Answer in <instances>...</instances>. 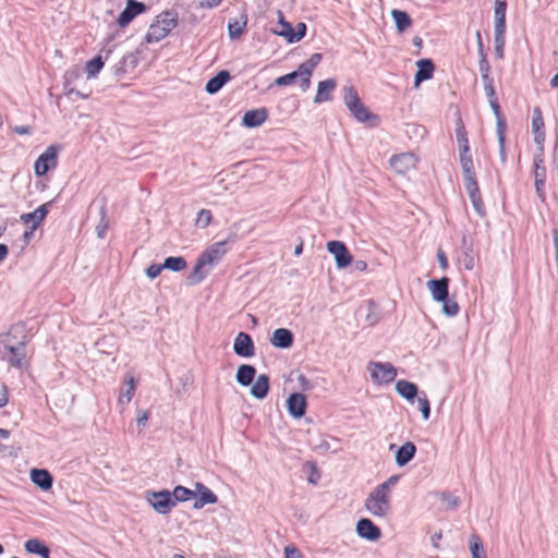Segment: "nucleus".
I'll use <instances>...</instances> for the list:
<instances>
[{"instance_id":"obj_1","label":"nucleus","mask_w":558,"mask_h":558,"mask_svg":"<svg viewBox=\"0 0 558 558\" xmlns=\"http://www.w3.org/2000/svg\"><path fill=\"white\" fill-rule=\"evenodd\" d=\"M390 504L391 496L376 486L365 498L364 507L371 515L385 518L390 513Z\"/></svg>"},{"instance_id":"obj_2","label":"nucleus","mask_w":558,"mask_h":558,"mask_svg":"<svg viewBox=\"0 0 558 558\" xmlns=\"http://www.w3.org/2000/svg\"><path fill=\"white\" fill-rule=\"evenodd\" d=\"M177 17L170 12H165L156 17L149 25L145 39L147 43H157L163 39L175 26Z\"/></svg>"},{"instance_id":"obj_3","label":"nucleus","mask_w":558,"mask_h":558,"mask_svg":"<svg viewBox=\"0 0 558 558\" xmlns=\"http://www.w3.org/2000/svg\"><path fill=\"white\" fill-rule=\"evenodd\" d=\"M371 379L377 385L391 383L397 376L396 367L390 363L368 362L366 366Z\"/></svg>"},{"instance_id":"obj_4","label":"nucleus","mask_w":558,"mask_h":558,"mask_svg":"<svg viewBox=\"0 0 558 558\" xmlns=\"http://www.w3.org/2000/svg\"><path fill=\"white\" fill-rule=\"evenodd\" d=\"M145 499L159 514H168L171 509L175 507V500L172 499L171 493L166 489L160 492H146Z\"/></svg>"},{"instance_id":"obj_5","label":"nucleus","mask_w":558,"mask_h":558,"mask_svg":"<svg viewBox=\"0 0 558 558\" xmlns=\"http://www.w3.org/2000/svg\"><path fill=\"white\" fill-rule=\"evenodd\" d=\"M58 165V149L56 146H49L36 159L34 171L37 177L45 175L49 170L54 169Z\"/></svg>"},{"instance_id":"obj_6","label":"nucleus","mask_w":558,"mask_h":558,"mask_svg":"<svg viewBox=\"0 0 558 558\" xmlns=\"http://www.w3.org/2000/svg\"><path fill=\"white\" fill-rule=\"evenodd\" d=\"M417 163V158L412 153H402L393 155L389 159L391 169L398 174H407L409 171L414 170Z\"/></svg>"},{"instance_id":"obj_7","label":"nucleus","mask_w":558,"mask_h":558,"mask_svg":"<svg viewBox=\"0 0 558 558\" xmlns=\"http://www.w3.org/2000/svg\"><path fill=\"white\" fill-rule=\"evenodd\" d=\"M327 251L333 256L338 268H345L352 263V256L345 244L341 241H329Z\"/></svg>"},{"instance_id":"obj_8","label":"nucleus","mask_w":558,"mask_h":558,"mask_svg":"<svg viewBox=\"0 0 558 558\" xmlns=\"http://www.w3.org/2000/svg\"><path fill=\"white\" fill-rule=\"evenodd\" d=\"M146 11V5L136 0H128L125 9L120 13L117 23L120 27L129 25L135 16Z\"/></svg>"},{"instance_id":"obj_9","label":"nucleus","mask_w":558,"mask_h":558,"mask_svg":"<svg viewBox=\"0 0 558 558\" xmlns=\"http://www.w3.org/2000/svg\"><path fill=\"white\" fill-rule=\"evenodd\" d=\"M234 353L241 357H252L255 354V348L251 336L246 332H239L233 342Z\"/></svg>"},{"instance_id":"obj_10","label":"nucleus","mask_w":558,"mask_h":558,"mask_svg":"<svg viewBox=\"0 0 558 558\" xmlns=\"http://www.w3.org/2000/svg\"><path fill=\"white\" fill-rule=\"evenodd\" d=\"M322 60L320 53H314L310 57L308 60L299 65V73H301L302 82L301 88L302 90L308 89L311 85V76L314 69L318 65Z\"/></svg>"},{"instance_id":"obj_11","label":"nucleus","mask_w":558,"mask_h":558,"mask_svg":"<svg viewBox=\"0 0 558 558\" xmlns=\"http://www.w3.org/2000/svg\"><path fill=\"white\" fill-rule=\"evenodd\" d=\"M228 241L217 242L210 245L199 257L209 266L218 264L227 253Z\"/></svg>"},{"instance_id":"obj_12","label":"nucleus","mask_w":558,"mask_h":558,"mask_svg":"<svg viewBox=\"0 0 558 558\" xmlns=\"http://www.w3.org/2000/svg\"><path fill=\"white\" fill-rule=\"evenodd\" d=\"M355 531L360 537L367 541L374 542L380 537V529L366 518L357 521Z\"/></svg>"},{"instance_id":"obj_13","label":"nucleus","mask_w":558,"mask_h":558,"mask_svg":"<svg viewBox=\"0 0 558 558\" xmlns=\"http://www.w3.org/2000/svg\"><path fill=\"white\" fill-rule=\"evenodd\" d=\"M25 345L26 344L19 343H14V345H12L5 338V345L3 347L8 350L7 360L11 366L20 368L23 365V361L26 355Z\"/></svg>"},{"instance_id":"obj_14","label":"nucleus","mask_w":558,"mask_h":558,"mask_svg":"<svg viewBox=\"0 0 558 558\" xmlns=\"http://www.w3.org/2000/svg\"><path fill=\"white\" fill-rule=\"evenodd\" d=\"M26 329L23 324L13 325L7 333L0 336V344L5 345V338L14 345V343L26 344Z\"/></svg>"},{"instance_id":"obj_15","label":"nucleus","mask_w":558,"mask_h":558,"mask_svg":"<svg viewBox=\"0 0 558 558\" xmlns=\"http://www.w3.org/2000/svg\"><path fill=\"white\" fill-rule=\"evenodd\" d=\"M448 286L449 279L447 277H442L441 279H433L427 282L428 290L432 294V298L436 302L446 301L448 298Z\"/></svg>"},{"instance_id":"obj_16","label":"nucleus","mask_w":558,"mask_h":558,"mask_svg":"<svg viewBox=\"0 0 558 558\" xmlns=\"http://www.w3.org/2000/svg\"><path fill=\"white\" fill-rule=\"evenodd\" d=\"M48 214V204H44L36 208L32 213L23 214L21 216V221L25 225H32L31 226V232H34L39 225L44 221Z\"/></svg>"},{"instance_id":"obj_17","label":"nucleus","mask_w":558,"mask_h":558,"mask_svg":"<svg viewBox=\"0 0 558 558\" xmlns=\"http://www.w3.org/2000/svg\"><path fill=\"white\" fill-rule=\"evenodd\" d=\"M417 71L414 77V87L417 88L423 81L429 80L434 74V63L429 59H420L416 61Z\"/></svg>"},{"instance_id":"obj_18","label":"nucleus","mask_w":558,"mask_h":558,"mask_svg":"<svg viewBox=\"0 0 558 558\" xmlns=\"http://www.w3.org/2000/svg\"><path fill=\"white\" fill-rule=\"evenodd\" d=\"M287 408L293 417H302L306 409V398L304 395L295 392L287 400Z\"/></svg>"},{"instance_id":"obj_19","label":"nucleus","mask_w":558,"mask_h":558,"mask_svg":"<svg viewBox=\"0 0 558 558\" xmlns=\"http://www.w3.org/2000/svg\"><path fill=\"white\" fill-rule=\"evenodd\" d=\"M82 77V70L78 66H73L69 69L64 74V87L66 88V94H75L81 98H87L88 93L83 94L80 90H76L74 88V85L76 81H78Z\"/></svg>"},{"instance_id":"obj_20","label":"nucleus","mask_w":558,"mask_h":558,"mask_svg":"<svg viewBox=\"0 0 558 558\" xmlns=\"http://www.w3.org/2000/svg\"><path fill=\"white\" fill-rule=\"evenodd\" d=\"M195 489L198 493V498L194 501V509H202L205 505H214L218 501L217 496L203 483H196Z\"/></svg>"},{"instance_id":"obj_21","label":"nucleus","mask_w":558,"mask_h":558,"mask_svg":"<svg viewBox=\"0 0 558 558\" xmlns=\"http://www.w3.org/2000/svg\"><path fill=\"white\" fill-rule=\"evenodd\" d=\"M210 269L211 267H209L201 257H198L193 270L186 277V283L189 286L201 283L209 274Z\"/></svg>"},{"instance_id":"obj_22","label":"nucleus","mask_w":558,"mask_h":558,"mask_svg":"<svg viewBox=\"0 0 558 558\" xmlns=\"http://www.w3.org/2000/svg\"><path fill=\"white\" fill-rule=\"evenodd\" d=\"M464 184L473 208L481 217L485 216V207L481 197L477 181L468 182Z\"/></svg>"},{"instance_id":"obj_23","label":"nucleus","mask_w":558,"mask_h":558,"mask_svg":"<svg viewBox=\"0 0 558 558\" xmlns=\"http://www.w3.org/2000/svg\"><path fill=\"white\" fill-rule=\"evenodd\" d=\"M267 119V110L265 108L246 111L242 118V124L246 128H257Z\"/></svg>"},{"instance_id":"obj_24","label":"nucleus","mask_w":558,"mask_h":558,"mask_svg":"<svg viewBox=\"0 0 558 558\" xmlns=\"http://www.w3.org/2000/svg\"><path fill=\"white\" fill-rule=\"evenodd\" d=\"M416 447L412 441L404 442L396 451L395 461L398 466L407 465L415 456Z\"/></svg>"},{"instance_id":"obj_25","label":"nucleus","mask_w":558,"mask_h":558,"mask_svg":"<svg viewBox=\"0 0 558 558\" xmlns=\"http://www.w3.org/2000/svg\"><path fill=\"white\" fill-rule=\"evenodd\" d=\"M336 85H337V83H336V80H333V78H329V80L319 82L318 86H317V93L314 98V102L322 104V102L331 100V98H332L331 95L336 88Z\"/></svg>"},{"instance_id":"obj_26","label":"nucleus","mask_w":558,"mask_h":558,"mask_svg":"<svg viewBox=\"0 0 558 558\" xmlns=\"http://www.w3.org/2000/svg\"><path fill=\"white\" fill-rule=\"evenodd\" d=\"M270 343L280 349H288L293 343V335L289 329L278 328L272 332Z\"/></svg>"},{"instance_id":"obj_27","label":"nucleus","mask_w":558,"mask_h":558,"mask_svg":"<svg viewBox=\"0 0 558 558\" xmlns=\"http://www.w3.org/2000/svg\"><path fill=\"white\" fill-rule=\"evenodd\" d=\"M460 163L463 171L464 183L476 181V175L473 169V160L469 150L459 151Z\"/></svg>"},{"instance_id":"obj_28","label":"nucleus","mask_w":558,"mask_h":558,"mask_svg":"<svg viewBox=\"0 0 558 558\" xmlns=\"http://www.w3.org/2000/svg\"><path fill=\"white\" fill-rule=\"evenodd\" d=\"M269 391V377L266 374H260L256 380L252 384L250 393L258 399L263 400Z\"/></svg>"},{"instance_id":"obj_29","label":"nucleus","mask_w":558,"mask_h":558,"mask_svg":"<svg viewBox=\"0 0 558 558\" xmlns=\"http://www.w3.org/2000/svg\"><path fill=\"white\" fill-rule=\"evenodd\" d=\"M31 480L43 490H48L52 486V476L47 470L44 469H33L31 471Z\"/></svg>"},{"instance_id":"obj_30","label":"nucleus","mask_w":558,"mask_h":558,"mask_svg":"<svg viewBox=\"0 0 558 558\" xmlns=\"http://www.w3.org/2000/svg\"><path fill=\"white\" fill-rule=\"evenodd\" d=\"M255 375L256 369L254 366L242 364L238 367L235 379L239 385L246 387L253 383Z\"/></svg>"},{"instance_id":"obj_31","label":"nucleus","mask_w":558,"mask_h":558,"mask_svg":"<svg viewBox=\"0 0 558 558\" xmlns=\"http://www.w3.org/2000/svg\"><path fill=\"white\" fill-rule=\"evenodd\" d=\"M230 73L226 70L218 72L216 76L210 78L205 86L208 94H216L230 80Z\"/></svg>"},{"instance_id":"obj_32","label":"nucleus","mask_w":558,"mask_h":558,"mask_svg":"<svg viewBox=\"0 0 558 558\" xmlns=\"http://www.w3.org/2000/svg\"><path fill=\"white\" fill-rule=\"evenodd\" d=\"M506 0H495L494 29H506Z\"/></svg>"},{"instance_id":"obj_33","label":"nucleus","mask_w":558,"mask_h":558,"mask_svg":"<svg viewBox=\"0 0 558 558\" xmlns=\"http://www.w3.org/2000/svg\"><path fill=\"white\" fill-rule=\"evenodd\" d=\"M396 391L408 401H413L417 395V387L411 381L401 379L396 383Z\"/></svg>"},{"instance_id":"obj_34","label":"nucleus","mask_w":558,"mask_h":558,"mask_svg":"<svg viewBox=\"0 0 558 558\" xmlns=\"http://www.w3.org/2000/svg\"><path fill=\"white\" fill-rule=\"evenodd\" d=\"M136 381L133 377H129L125 381V387L120 390L118 404L121 407H125L132 400V397L135 392Z\"/></svg>"},{"instance_id":"obj_35","label":"nucleus","mask_w":558,"mask_h":558,"mask_svg":"<svg viewBox=\"0 0 558 558\" xmlns=\"http://www.w3.org/2000/svg\"><path fill=\"white\" fill-rule=\"evenodd\" d=\"M462 264L466 270H472L474 268V253L472 248V243L468 242L466 235L462 238Z\"/></svg>"},{"instance_id":"obj_36","label":"nucleus","mask_w":558,"mask_h":558,"mask_svg":"<svg viewBox=\"0 0 558 558\" xmlns=\"http://www.w3.org/2000/svg\"><path fill=\"white\" fill-rule=\"evenodd\" d=\"M545 180H546V168H539L534 170V185L535 192L542 202H545Z\"/></svg>"},{"instance_id":"obj_37","label":"nucleus","mask_w":558,"mask_h":558,"mask_svg":"<svg viewBox=\"0 0 558 558\" xmlns=\"http://www.w3.org/2000/svg\"><path fill=\"white\" fill-rule=\"evenodd\" d=\"M391 16L398 32L402 33L411 26V19L407 12L395 9L391 11Z\"/></svg>"},{"instance_id":"obj_38","label":"nucleus","mask_w":558,"mask_h":558,"mask_svg":"<svg viewBox=\"0 0 558 558\" xmlns=\"http://www.w3.org/2000/svg\"><path fill=\"white\" fill-rule=\"evenodd\" d=\"M469 547L472 558H487L481 538L477 534H472L470 536Z\"/></svg>"},{"instance_id":"obj_39","label":"nucleus","mask_w":558,"mask_h":558,"mask_svg":"<svg viewBox=\"0 0 558 558\" xmlns=\"http://www.w3.org/2000/svg\"><path fill=\"white\" fill-rule=\"evenodd\" d=\"M349 111L360 122H366L373 117V114L363 105L362 101L357 102L356 106L354 105V106L350 107Z\"/></svg>"},{"instance_id":"obj_40","label":"nucleus","mask_w":558,"mask_h":558,"mask_svg":"<svg viewBox=\"0 0 558 558\" xmlns=\"http://www.w3.org/2000/svg\"><path fill=\"white\" fill-rule=\"evenodd\" d=\"M162 267L172 271H181L186 268V260L181 256L168 257L165 259Z\"/></svg>"},{"instance_id":"obj_41","label":"nucleus","mask_w":558,"mask_h":558,"mask_svg":"<svg viewBox=\"0 0 558 558\" xmlns=\"http://www.w3.org/2000/svg\"><path fill=\"white\" fill-rule=\"evenodd\" d=\"M505 32L506 29H494V49L498 59L504 57Z\"/></svg>"},{"instance_id":"obj_42","label":"nucleus","mask_w":558,"mask_h":558,"mask_svg":"<svg viewBox=\"0 0 558 558\" xmlns=\"http://www.w3.org/2000/svg\"><path fill=\"white\" fill-rule=\"evenodd\" d=\"M343 101L348 109L361 101L357 92L352 85L343 87Z\"/></svg>"},{"instance_id":"obj_43","label":"nucleus","mask_w":558,"mask_h":558,"mask_svg":"<svg viewBox=\"0 0 558 558\" xmlns=\"http://www.w3.org/2000/svg\"><path fill=\"white\" fill-rule=\"evenodd\" d=\"M25 549L29 554H36L39 556L46 555V551L49 550V548L37 538H31L26 541Z\"/></svg>"},{"instance_id":"obj_44","label":"nucleus","mask_w":558,"mask_h":558,"mask_svg":"<svg viewBox=\"0 0 558 558\" xmlns=\"http://www.w3.org/2000/svg\"><path fill=\"white\" fill-rule=\"evenodd\" d=\"M104 62L100 56L95 57L86 63L87 77H96L99 71L102 69Z\"/></svg>"},{"instance_id":"obj_45","label":"nucleus","mask_w":558,"mask_h":558,"mask_svg":"<svg viewBox=\"0 0 558 558\" xmlns=\"http://www.w3.org/2000/svg\"><path fill=\"white\" fill-rule=\"evenodd\" d=\"M171 496L177 504L178 501H186L191 499L192 497L195 496V492L183 486H177L173 489Z\"/></svg>"},{"instance_id":"obj_46","label":"nucleus","mask_w":558,"mask_h":558,"mask_svg":"<svg viewBox=\"0 0 558 558\" xmlns=\"http://www.w3.org/2000/svg\"><path fill=\"white\" fill-rule=\"evenodd\" d=\"M246 25V19L235 20L233 22H229L228 32L231 38H238L243 33V29Z\"/></svg>"},{"instance_id":"obj_47","label":"nucleus","mask_w":558,"mask_h":558,"mask_svg":"<svg viewBox=\"0 0 558 558\" xmlns=\"http://www.w3.org/2000/svg\"><path fill=\"white\" fill-rule=\"evenodd\" d=\"M456 135H457V142H458V149L460 150H469V141L466 137V132L464 130V126L462 124H459L456 129Z\"/></svg>"},{"instance_id":"obj_48","label":"nucleus","mask_w":558,"mask_h":558,"mask_svg":"<svg viewBox=\"0 0 558 558\" xmlns=\"http://www.w3.org/2000/svg\"><path fill=\"white\" fill-rule=\"evenodd\" d=\"M531 126L533 132H543L542 129L544 128V121L542 111L538 107L533 109Z\"/></svg>"},{"instance_id":"obj_49","label":"nucleus","mask_w":558,"mask_h":558,"mask_svg":"<svg viewBox=\"0 0 558 558\" xmlns=\"http://www.w3.org/2000/svg\"><path fill=\"white\" fill-rule=\"evenodd\" d=\"M442 303V313L448 317H454L459 313V305L454 300L446 299Z\"/></svg>"},{"instance_id":"obj_50","label":"nucleus","mask_w":558,"mask_h":558,"mask_svg":"<svg viewBox=\"0 0 558 558\" xmlns=\"http://www.w3.org/2000/svg\"><path fill=\"white\" fill-rule=\"evenodd\" d=\"M211 219H213V216L208 209H201L197 214L195 225L198 228L204 229L209 226V223L211 222Z\"/></svg>"},{"instance_id":"obj_51","label":"nucleus","mask_w":558,"mask_h":558,"mask_svg":"<svg viewBox=\"0 0 558 558\" xmlns=\"http://www.w3.org/2000/svg\"><path fill=\"white\" fill-rule=\"evenodd\" d=\"M296 77H302L301 73H299V68L295 71H293V72H291L289 74H286V75H282V76L278 77L275 81V84L277 86H287V85L292 84L295 81Z\"/></svg>"},{"instance_id":"obj_52","label":"nucleus","mask_w":558,"mask_h":558,"mask_svg":"<svg viewBox=\"0 0 558 558\" xmlns=\"http://www.w3.org/2000/svg\"><path fill=\"white\" fill-rule=\"evenodd\" d=\"M417 403H418V408L422 413L423 420L427 421L429 418V412H430L429 401H428L427 397L424 393H423V396H418Z\"/></svg>"},{"instance_id":"obj_53","label":"nucleus","mask_w":558,"mask_h":558,"mask_svg":"<svg viewBox=\"0 0 558 558\" xmlns=\"http://www.w3.org/2000/svg\"><path fill=\"white\" fill-rule=\"evenodd\" d=\"M100 213H101V219L96 227V232H97L98 238L102 239V238H105L109 221L107 219L106 211H105L104 207L101 208Z\"/></svg>"},{"instance_id":"obj_54","label":"nucleus","mask_w":558,"mask_h":558,"mask_svg":"<svg viewBox=\"0 0 558 558\" xmlns=\"http://www.w3.org/2000/svg\"><path fill=\"white\" fill-rule=\"evenodd\" d=\"M398 481H399L398 475H391L389 478H387L385 482L379 484L377 487H379L380 489H383L384 492H386L387 494H389L391 496V490L396 486Z\"/></svg>"},{"instance_id":"obj_55","label":"nucleus","mask_w":558,"mask_h":558,"mask_svg":"<svg viewBox=\"0 0 558 558\" xmlns=\"http://www.w3.org/2000/svg\"><path fill=\"white\" fill-rule=\"evenodd\" d=\"M306 25L304 23H299L296 25V31L294 34H290V43H296L301 40L305 36Z\"/></svg>"},{"instance_id":"obj_56","label":"nucleus","mask_w":558,"mask_h":558,"mask_svg":"<svg viewBox=\"0 0 558 558\" xmlns=\"http://www.w3.org/2000/svg\"><path fill=\"white\" fill-rule=\"evenodd\" d=\"M489 71H490V66H489L485 56L482 54V59L480 61V72H481L482 81H487V80L492 78L489 76Z\"/></svg>"},{"instance_id":"obj_57","label":"nucleus","mask_w":558,"mask_h":558,"mask_svg":"<svg viewBox=\"0 0 558 558\" xmlns=\"http://www.w3.org/2000/svg\"><path fill=\"white\" fill-rule=\"evenodd\" d=\"M279 25H280V29L277 33L280 36L286 37L288 39V41L290 43V34H294V29L292 28V26L289 23L283 22V21H280Z\"/></svg>"},{"instance_id":"obj_58","label":"nucleus","mask_w":558,"mask_h":558,"mask_svg":"<svg viewBox=\"0 0 558 558\" xmlns=\"http://www.w3.org/2000/svg\"><path fill=\"white\" fill-rule=\"evenodd\" d=\"M283 553L284 558H303L302 553L294 545H287Z\"/></svg>"},{"instance_id":"obj_59","label":"nucleus","mask_w":558,"mask_h":558,"mask_svg":"<svg viewBox=\"0 0 558 558\" xmlns=\"http://www.w3.org/2000/svg\"><path fill=\"white\" fill-rule=\"evenodd\" d=\"M165 269L162 267V264L159 265V264H153L150 265L149 267H147L146 269V276L149 278V279H155L156 277H158L161 272V270Z\"/></svg>"},{"instance_id":"obj_60","label":"nucleus","mask_w":558,"mask_h":558,"mask_svg":"<svg viewBox=\"0 0 558 558\" xmlns=\"http://www.w3.org/2000/svg\"><path fill=\"white\" fill-rule=\"evenodd\" d=\"M483 87H484V92H485V95L488 100H490L492 98H497L496 94H495V88L493 85V78L483 81Z\"/></svg>"},{"instance_id":"obj_61","label":"nucleus","mask_w":558,"mask_h":558,"mask_svg":"<svg viewBox=\"0 0 558 558\" xmlns=\"http://www.w3.org/2000/svg\"><path fill=\"white\" fill-rule=\"evenodd\" d=\"M313 449L319 452H327L330 449V445L327 439L319 437L317 442L313 445Z\"/></svg>"},{"instance_id":"obj_62","label":"nucleus","mask_w":558,"mask_h":558,"mask_svg":"<svg viewBox=\"0 0 558 558\" xmlns=\"http://www.w3.org/2000/svg\"><path fill=\"white\" fill-rule=\"evenodd\" d=\"M442 499L447 502L448 509H456L460 505V500L457 497L442 494Z\"/></svg>"},{"instance_id":"obj_63","label":"nucleus","mask_w":558,"mask_h":558,"mask_svg":"<svg viewBox=\"0 0 558 558\" xmlns=\"http://www.w3.org/2000/svg\"><path fill=\"white\" fill-rule=\"evenodd\" d=\"M535 134L534 142L537 145L538 151H544V142H545V133L544 132H533Z\"/></svg>"},{"instance_id":"obj_64","label":"nucleus","mask_w":558,"mask_h":558,"mask_svg":"<svg viewBox=\"0 0 558 558\" xmlns=\"http://www.w3.org/2000/svg\"><path fill=\"white\" fill-rule=\"evenodd\" d=\"M553 240H554V247H555V260L558 266V230L553 231Z\"/></svg>"}]
</instances>
